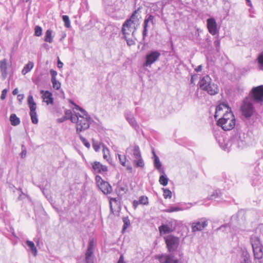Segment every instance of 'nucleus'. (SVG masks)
I'll list each match as a JSON object with an SVG mask.
<instances>
[{
    "label": "nucleus",
    "mask_w": 263,
    "mask_h": 263,
    "mask_svg": "<svg viewBox=\"0 0 263 263\" xmlns=\"http://www.w3.org/2000/svg\"><path fill=\"white\" fill-rule=\"evenodd\" d=\"M234 134L231 137L229 142L233 148L242 149L247 145L246 135L239 129L234 130Z\"/></svg>",
    "instance_id": "f257e3e1"
},
{
    "label": "nucleus",
    "mask_w": 263,
    "mask_h": 263,
    "mask_svg": "<svg viewBox=\"0 0 263 263\" xmlns=\"http://www.w3.org/2000/svg\"><path fill=\"white\" fill-rule=\"evenodd\" d=\"M199 85L202 90L206 91L210 95H215L219 92L217 85L212 81L209 75H206L200 79Z\"/></svg>",
    "instance_id": "f03ea898"
},
{
    "label": "nucleus",
    "mask_w": 263,
    "mask_h": 263,
    "mask_svg": "<svg viewBox=\"0 0 263 263\" xmlns=\"http://www.w3.org/2000/svg\"><path fill=\"white\" fill-rule=\"evenodd\" d=\"M235 124V118L231 110L227 111L222 117L217 120V125L226 131L232 129Z\"/></svg>",
    "instance_id": "7ed1b4c3"
},
{
    "label": "nucleus",
    "mask_w": 263,
    "mask_h": 263,
    "mask_svg": "<svg viewBox=\"0 0 263 263\" xmlns=\"http://www.w3.org/2000/svg\"><path fill=\"white\" fill-rule=\"evenodd\" d=\"M126 153H130L133 157V161L136 167L143 168L145 166L144 161L142 157L139 146L137 144L130 145L126 150Z\"/></svg>",
    "instance_id": "20e7f679"
},
{
    "label": "nucleus",
    "mask_w": 263,
    "mask_h": 263,
    "mask_svg": "<svg viewBox=\"0 0 263 263\" xmlns=\"http://www.w3.org/2000/svg\"><path fill=\"white\" fill-rule=\"evenodd\" d=\"M252 101L250 99L248 98H246L243 100L240 107L242 116L246 119H250L255 112V108Z\"/></svg>",
    "instance_id": "39448f33"
},
{
    "label": "nucleus",
    "mask_w": 263,
    "mask_h": 263,
    "mask_svg": "<svg viewBox=\"0 0 263 263\" xmlns=\"http://www.w3.org/2000/svg\"><path fill=\"white\" fill-rule=\"evenodd\" d=\"M249 99L255 103L262 105L263 103V85L253 87L250 92Z\"/></svg>",
    "instance_id": "423d86ee"
},
{
    "label": "nucleus",
    "mask_w": 263,
    "mask_h": 263,
    "mask_svg": "<svg viewBox=\"0 0 263 263\" xmlns=\"http://www.w3.org/2000/svg\"><path fill=\"white\" fill-rule=\"evenodd\" d=\"M96 243L93 238L89 240L87 248L85 254V263H94L95 256L94 251Z\"/></svg>",
    "instance_id": "0eeeda50"
},
{
    "label": "nucleus",
    "mask_w": 263,
    "mask_h": 263,
    "mask_svg": "<svg viewBox=\"0 0 263 263\" xmlns=\"http://www.w3.org/2000/svg\"><path fill=\"white\" fill-rule=\"evenodd\" d=\"M164 239L169 252L175 251L177 249L180 242L179 237L169 235L165 237Z\"/></svg>",
    "instance_id": "6e6552de"
},
{
    "label": "nucleus",
    "mask_w": 263,
    "mask_h": 263,
    "mask_svg": "<svg viewBox=\"0 0 263 263\" xmlns=\"http://www.w3.org/2000/svg\"><path fill=\"white\" fill-rule=\"evenodd\" d=\"M28 104L30 108L29 114L31 121L33 124H37L39 121L36 112V104L33 100V96L31 95H29L28 97Z\"/></svg>",
    "instance_id": "1a4fd4ad"
},
{
    "label": "nucleus",
    "mask_w": 263,
    "mask_h": 263,
    "mask_svg": "<svg viewBox=\"0 0 263 263\" xmlns=\"http://www.w3.org/2000/svg\"><path fill=\"white\" fill-rule=\"evenodd\" d=\"M96 181L97 186L104 194L107 195L111 193L112 191L111 186L108 182L103 180L100 176H96Z\"/></svg>",
    "instance_id": "9d476101"
},
{
    "label": "nucleus",
    "mask_w": 263,
    "mask_h": 263,
    "mask_svg": "<svg viewBox=\"0 0 263 263\" xmlns=\"http://www.w3.org/2000/svg\"><path fill=\"white\" fill-rule=\"evenodd\" d=\"M86 29H92L93 31H98L102 33L103 30L105 28L104 25L101 22H98L96 18L92 17L88 24L85 25Z\"/></svg>",
    "instance_id": "9b49d317"
},
{
    "label": "nucleus",
    "mask_w": 263,
    "mask_h": 263,
    "mask_svg": "<svg viewBox=\"0 0 263 263\" xmlns=\"http://www.w3.org/2000/svg\"><path fill=\"white\" fill-rule=\"evenodd\" d=\"M161 55L160 52L158 50H153L147 53L145 57V62L144 66H151L159 59Z\"/></svg>",
    "instance_id": "f8f14e48"
},
{
    "label": "nucleus",
    "mask_w": 263,
    "mask_h": 263,
    "mask_svg": "<svg viewBox=\"0 0 263 263\" xmlns=\"http://www.w3.org/2000/svg\"><path fill=\"white\" fill-rule=\"evenodd\" d=\"M175 221L174 220L167 221L165 224H163L159 227L160 234H168L173 232L175 229Z\"/></svg>",
    "instance_id": "ddd939ff"
},
{
    "label": "nucleus",
    "mask_w": 263,
    "mask_h": 263,
    "mask_svg": "<svg viewBox=\"0 0 263 263\" xmlns=\"http://www.w3.org/2000/svg\"><path fill=\"white\" fill-rule=\"evenodd\" d=\"M124 117L130 125L134 128L137 133H139L140 130V126L132 112L129 110L125 111L124 112Z\"/></svg>",
    "instance_id": "4468645a"
},
{
    "label": "nucleus",
    "mask_w": 263,
    "mask_h": 263,
    "mask_svg": "<svg viewBox=\"0 0 263 263\" xmlns=\"http://www.w3.org/2000/svg\"><path fill=\"white\" fill-rule=\"evenodd\" d=\"M155 16L153 15H147L143 23V30L142 32L143 40H144L147 35L148 28L149 27V24L154 25Z\"/></svg>",
    "instance_id": "2eb2a0df"
},
{
    "label": "nucleus",
    "mask_w": 263,
    "mask_h": 263,
    "mask_svg": "<svg viewBox=\"0 0 263 263\" xmlns=\"http://www.w3.org/2000/svg\"><path fill=\"white\" fill-rule=\"evenodd\" d=\"M208 226V221L205 218H202L193 222L192 224V232L202 231Z\"/></svg>",
    "instance_id": "dca6fc26"
},
{
    "label": "nucleus",
    "mask_w": 263,
    "mask_h": 263,
    "mask_svg": "<svg viewBox=\"0 0 263 263\" xmlns=\"http://www.w3.org/2000/svg\"><path fill=\"white\" fill-rule=\"evenodd\" d=\"M79 117H82V116L79 113H75V115H73L70 119L72 122L77 123V132L79 133L80 139L82 141V135L80 134L82 131V120H79Z\"/></svg>",
    "instance_id": "f3484780"
},
{
    "label": "nucleus",
    "mask_w": 263,
    "mask_h": 263,
    "mask_svg": "<svg viewBox=\"0 0 263 263\" xmlns=\"http://www.w3.org/2000/svg\"><path fill=\"white\" fill-rule=\"evenodd\" d=\"M156 258L160 263H179L178 259H174L173 256L167 254L158 255Z\"/></svg>",
    "instance_id": "a211bd4d"
},
{
    "label": "nucleus",
    "mask_w": 263,
    "mask_h": 263,
    "mask_svg": "<svg viewBox=\"0 0 263 263\" xmlns=\"http://www.w3.org/2000/svg\"><path fill=\"white\" fill-rule=\"evenodd\" d=\"M207 27L209 32L213 35H216L218 32L217 25L214 18L207 20Z\"/></svg>",
    "instance_id": "6ab92c4d"
},
{
    "label": "nucleus",
    "mask_w": 263,
    "mask_h": 263,
    "mask_svg": "<svg viewBox=\"0 0 263 263\" xmlns=\"http://www.w3.org/2000/svg\"><path fill=\"white\" fill-rule=\"evenodd\" d=\"M216 141L220 147L224 151H229L231 147L229 141L227 140L222 135H219L216 137Z\"/></svg>",
    "instance_id": "aec40b11"
},
{
    "label": "nucleus",
    "mask_w": 263,
    "mask_h": 263,
    "mask_svg": "<svg viewBox=\"0 0 263 263\" xmlns=\"http://www.w3.org/2000/svg\"><path fill=\"white\" fill-rule=\"evenodd\" d=\"M238 263H251L250 255L247 250H241L238 256Z\"/></svg>",
    "instance_id": "412c9836"
},
{
    "label": "nucleus",
    "mask_w": 263,
    "mask_h": 263,
    "mask_svg": "<svg viewBox=\"0 0 263 263\" xmlns=\"http://www.w3.org/2000/svg\"><path fill=\"white\" fill-rule=\"evenodd\" d=\"M153 158L154 159V165L155 168L160 173L164 174V168L162 167V164L159 160L158 156L156 155L154 149H152Z\"/></svg>",
    "instance_id": "4be33fe9"
},
{
    "label": "nucleus",
    "mask_w": 263,
    "mask_h": 263,
    "mask_svg": "<svg viewBox=\"0 0 263 263\" xmlns=\"http://www.w3.org/2000/svg\"><path fill=\"white\" fill-rule=\"evenodd\" d=\"M132 24L129 23H127L126 22H125L122 25V32L124 35V39L127 38V36H128L131 32L133 34L134 31L136 30V28L134 27V29L133 30Z\"/></svg>",
    "instance_id": "5701e85b"
},
{
    "label": "nucleus",
    "mask_w": 263,
    "mask_h": 263,
    "mask_svg": "<svg viewBox=\"0 0 263 263\" xmlns=\"http://www.w3.org/2000/svg\"><path fill=\"white\" fill-rule=\"evenodd\" d=\"M118 157L119 159L120 164L122 166L126 167V170L129 172H132L133 171L132 166L129 161L127 160L126 156H122L120 154H118Z\"/></svg>",
    "instance_id": "b1692460"
},
{
    "label": "nucleus",
    "mask_w": 263,
    "mask_h": 263,
    "mask_svg": "<svg viewBox=\"0 0 263 263\" xmlns=\"http://www.w3.org/2000/svg\"><path fill=\"white\" fill-rule=\"evenodd\" d=\"M141 9V7H139L137 9H136L130 16V18L125 21L127 23H129L132 25H134L136 22H138L139 21L138 15H137L140 10Z\"/></svg>",
    "instance_id": "393cba45"
},
{
    "label": "nucleus",
    "mask_w": 263,
    "mask_h": 263,
    "mask_svg": "<svg viewBox=\"0 0 263 263\" xmlns=\"http://www.w3.org/2000/svg\"><path fill=\"white\" fill-rule=\"evenodd\" d=\"M250 241L252 245V249L262 246L260 238L255 234L252 235L250 236Z\"/></svg>",
    "instance_id": "a878e982"
},
{
    "label": "nucleus",
    "mask_w": 263,
    "mask_h": 263,
    "mask_svg": "<svg viewBox=\"0 0 263 263\" xmlns=\"http://www.w3.org/2000/svg\"><path fill=\"white\" fill-rule=\"evenodd\" d=\"M128 190V186L126 184L119 182L118 183L116 191L118 196H122L127 193Z\"/></svg>",
    "instance_id": "bb28decb"
},
{
    "label": "nucleus",
    "mask_w": 263,
    "mask_h": 263,
    "mask_svg": "<svg viewBox=\"0 0 263 263\" xmlns=\"http://www.w3.org/2000/svg\"><path fill=\"white\" fill-rule=\"evenodd\" d=\"M92 121L90 116L83 109V130L88 128Z\"/></svg>",
    "instance_id": "cd10ccee"
},
{
    "label": "nucleus",
    "mask_w": 263,
    "mask_h": 263,
    "mask_svg": "<svg viewBox=\"0 0 263 263\" xmlns=\"http://www.w3.org/2000/svg\"><path fill=\"white\" fill-rule=\"evenodd\" d=\"M0 69L2 73V79L5 80L8 74L6 59H4L0 61Z\"/></svg>",
    "instance_id": "c85d7f7f"
},
{
    "label": "nucleus",
    "mask_w": 263,
    "mask_h": 263,
    "mask_svg": "<svg viewBox=\"0 0 263 263\" xmlns=\"http://www.w3.org/2000/svg\"><path fill=\"white\" fill-rule=\"evenodd\" d=\"M41 93L43 94V99L47 103V104H53V99L52 97V95L51 92H50L48 90H46L45 91H44V90H41Z\"/></svg>",
    "instance_id": "c756f323"
},
{
    "label": "nucleus",
    "mask_w": 263,
    "mask_h": 263,
    "mask_svg": "<svg viewBox=\"0 0 263 263\" xmlns=\"http://www.w3.org/2000/svg\"><path fill=\"white\" fill-rule=\"evenodd\" d=\"M93 169L98 173H104L107 171V167L102 165L99 162H95L92 165Z\"/></svg>",
    "instance_id": "7c9ffc66"
},
{
    "label": "nucleus",
    "mask_w": 263,
    "mask_h": 263,
    "mask_svg": "<svg viewBox=\"0 0 263 263\" xmlns=\"http://www.w3.org/2000/svg\"><path fill=\"white\" fill-rule=\"evenodd\" d=\"M186 205H187L186 207L185 206H171L170 208L167 209L166 210V212L168 213H172L174 212H177L180 211H183L188 209H190L192 205V204L189 203L187 204H186Z\"/></svg>",
    "instance_id": "2f4dec72"
},
{
    "label": "nucleus",
    "mask_w": 263,
    "mask_h": 263,
    "mask_svg": "<svg viewBox=\"0 0 263 263\" xmlns=\"http://www.w3.org/2000/svg\"><path fill=\"white\" fill-rule=\"evenodd\" d=\"M255 259H260L263 256V247L253 248Z\"/></svg>",
    "instance_id": "473e14b6"
},
{
    "label": "nucleus",
    "mask_w": 263,
    "mask_h": 263,
    "mask_svg": "<svg viewBox=\"0 0 263 263\" xmlns=\"http://www.w3.org/2000/svg\"><path fill=\"white\" fill-rule=\"evenodd\" d=\"M26 244L28 246V247L29 248L30 251L32 253V254L36 256L37 255V249L36 247L35 246V245L34 242L32 241H30L27 240L26 241Z\"/></svg>",
    "instance_id": "72a5a7b5"
},
{
    "label": "nucleus",
    "mask_w": 263,
    "mask_h": 263,
    "mask_svg": "<svg viewBox=\"0 0 263 263\" xmlns=\"http://www.w3.org/2000/svg\"><path fill=\"white\" fill-rule=\"evenodd\" d=\"M256 61L258 69L263 70V51L258 54Z\"/></svg>",
    "instance_id": "f704fd0d"
},
{
    "label": "nucleus",
    "mask_w": 263,
    "mask_h": 263,
    "mask_svg": "<svg viewBox=\"0 0 263 263\" xmlns=\"http://www.w3.org/2000/svg\"><path fill=\"white\" fill-rule=\"evenodd\" d=\"M10 121L13 126L18 125L21 122L20 118L15 114H12L10 115Z\"/></svg>",
    "instance_id": "c9c22d12"
},
{
    "label": "nucleus",
    "mask_w": 263,
    "mask_h": 263,
    "mask_svg": "<svg viewBox=\"0 0 263 263\" xmlns=\"http://www.w3.org/2000/svg\"><path fill=\"white\" fill-rule=\"evenodd\" d=\"M34 64L32 62H29L23 68L22 73L25 75L29 72L33 67Z\"/></svg>",
    "instance_id": "e433bc0d"
},
{
    "label": "nucleus",
    "mask_w": 263,
    "mask_h": 263,
    "mask_svg": "<svg viewBox=\"0 0 263 263\" xmlns=\"http://www.w3.org/2000/svg\"><path fill=\"white\" fill-rule=\"evenodd\" d=\"M52 30L48 29L47 30L45 34L44 41L46 42L51 43L53 42V36H52Z\"/></svg>",
    "instance_id": "4c0bfd02"
},
{
    "label": "nucleus",
    "mask_w": 263,
    "mask_h": 263,
    "mask_svg": "<svg viewBox=\"0 0 263 263\" xmlns=\"http://www.w3.org/2000/svg\"><path fill=\"white\" fill-rule=\"evenodd\" d=\"M221 192L220 190H216L214 191L213 193L211 194L209 197V199L216 200L221 198Z\"/></svg>",
    "instance_id": "58836bf2"
},
{
    "label": "nucleus",
    "mask_w": 263,
    "mask_h": 263,
    "mask_svg": "<svg viewBox=\"0 0 263 263\" xmlns=\"http://www.w3.org/2000/svg\"><path fill=\"white\" fill-rule=\"evenodd\" d=\"M223 107H225L227 109V110L229 109L228 107L224 104H221L219 105H218L216 108V111L215 114V118L216 119L217 117L219 116V112L222 111Z\"/></svg>",
    "instance_id": "ea45409f"
},
{
    "label": "nucleus",
    "mask_w": 263,
    "mask_h": 263,
    "mask_svg": "<svg viewBox=\"0 0 263 263\" xmlns=\"http://www.w3.org/2000/svg\"><path fill=\"white\" fill-rule=\"evenodd\" d=\"M123 226L122 231L124 232L130 225V220L128 217L123 218Z\"/></svg>",
    "instance_id": "a19ab883"
},
{
    "label": "nucleus",
    "mask_w": 263,
    "mask_h": 263,
    "mask_svg": "<svg viewBox=\"0 0 263 263\" xmlns=\"http://www.w3.org/2000/svg\"><path fill=\"white\" fill-rule=\"evenodd\" d=\"M168 179L167 178L166 176L165 175H162L160 176L159 181L161 185L163 186H166L168 183Z\"/></svg>",
    "instance_id": "79ce46f5"
},
{
    "label": "nucleus",
    "mask_w": 263,
    "mask_h": 263,
    "mask_svg": "<svg viewBox=\"0 0 263 263\" xmlns=\"http://www.w3.org/2000/svg\"><path fill=\"white\" fill-rule=\"evenodd\" d=\"M163 191V197L165 199L171 198L172 196V192L168 189H162Z\"/></svg>",
    "instance_id": "37998d69"
},
{
    "label": "nucleus",
    "mask_w": 263,
    "mask_h": 263,
    "mask_svg": "<svg viewBox=\"0 0 263 263\" xmlns=\"http://www.w3.org/2000/svg\"><path fill=\"white\" fill-rule=\"evenodd\" d=\"M62 20L64 22V25L66 28L70 27V21L68 15H64L62 16Z\"/></svg>",
    "instance_id": "c03bdc74"
},
{
    "label": "nucleus",
    "mask_w": 263,
    "mask_h": 263,
    "mask_svg": "<svg viewBox=\"0 0 263 263\" xmlns=\"http://www.w3.org/2000/svg\"><path fill=\"white\" fill-rule=\"evenodd\" d=\"M214 44L216 48L217 51L219 52L220 47V40L218 36L214 37Z\"/></svg>",
    "instance_id": "a18cd8bd"
},
{
    "label": "nucleus",
    "mask_w": 263,
    "mask_h": 263,
    "mask_svg": "<svg viewBox=\"0 0 263 263\" xmlns=\"http://www.w3.org/2000/svg\"><path fill=\"white\" fill-rule=\"evenodd\" d=\"M138 201L141 204L147 205L148 203V198L145 196H140Z\"/></svg>",
    "instance_id": "49530a36"
},
{
    "label": "nucleus",
    "mask_w": 263,
    "mask_h": 263,
    "mask_svg": "<svg viewBox=\"0 0 263 263\" xmlns=\"http://www.w3.org/2000/svg\"><path fill=\"white\" fill-rule=\"evenodd\" d=\"M42 34V28L39 26H36L34 28V35L36 36H40Z\"/></svg>",
    "instance_id": "de8ad7c7"
},
{
    "label": "nucleus",
    "mask_w": 263,
    "mask_h": 263,
    "mask_svg": "<svg viewBox=\"0 0 263 263\" xmlns=\"http://www.w3.org/2000/svg\"><path fill=\"white\" fill-rule=\"evenodd\" d=\"M51 81L52 83L53 87L54 89L58 90L60 88L61 83L58 81H57L56 79H53V80H51Z\"/></svg>",
    "instance_id": "09e8293b"
},
{
    "label": "nucleus",
    "mask_w": 263,
    "mask_h": 263,
    "mask_svg": "<svg viewBox=\"0 0 263 263\" xmlns=\"http://www.w3.org/2000/svg\"><path fill=\"white\" fill-rule=\"evenodd\" d=\"M103 158L107 160L108 156L109 153V151L107 147L104 146V145H103Z\"/></svg>",
    "instance_id": "8fccbe9b"
},
{
    "label": "nucleus",
    "mask_w": 263,
    "mask_h": 263,
    "mask_svg": "<svg viewBox=\"0 0 263 263\" xmlns=\"http://www.w3.org/2000/svg\"><path fill=\"white\" fill-rule=\"evenodd\" d=\"M92 146L96 152L99 151V150L100 148V144L99 143L97 142H93L92 144Z\"/></svg>",
    "instance_id": "3c124183"
},
{
    "label": "nucleus",
    "mask_w": 263,
    "mask_h": 263,
    "mask_svg": "<svg viewBox=\"0 0 263 263\" xmlns=\"http://www.w3.org/2000/svg\"><path fill=\"white\" fill-rule=\"evenodd\" d=\"M72 115H73L70 110H65L64 116L67 117V120L69 119Z\"/></svg>",
    "instance_id": "603ef678"
},
{
    "label": "nucleus",
    "mask_w": 263,
    "mask_h": 263,
    "mask_svg": "<svg viewBox=\"0 0 263 263\" xmlns=\"http://www.w3.org/2000/svg\"><path fill=\"white\" fill-rule=\"evenodd\" d=\"M50 74L51 76V80H53V79H56L55 77L57 75V72L56 71H55L53 69H51L50 70Z\"/></svg>",
    "instance_id": "864d4df0"
},
{
    "label": "nucleus",
    "mask_w": 263,
    "mask_h": 263,
    "mask_svg": "<svg viewBox=\"0 0 263 263\" xmlns=\"http://www.w3.org/2000/svg\"><path fill=\"white\" fill-rule=\"evenodd\" d=\"M7 91H8L7 89H4L2 90V95L1 96V99L2 100H4L6 98Z\"/></svg>",
    "instance_id": "5fc2aeb1"
},
{
    "label": "nucleus",
    "mask_w": 263,
    "mask_h": 263,
    "mask_svg": "<svg viewBox=\"0 0 263 263\" xmlns=\"http://www.w3.org/2000/svg\"><path fill=\"white\" fill-rule=\"evenodd\" d=\"M103 3L105 6H110L112 5V0H103Z\"/></svg>",
    "instance_id": "6e6d98bb"
},
{
    "label": "nucleus",
    "mask_w": 263,
    "mask_h": 263,
    "mask_svg": "<svg viewBox=\"0 0 263 263\" xmlns=\"http://www.w3.org/2000/svg\"><path fill=\"white\" fill-rule=\"evenodd\" d=\"M69 102L71 104H72V105H74L76 106L75 109H76V110H79L80 111L82 112V108H81V107H80L78 105H76L72 100H69Z\"/></svg>",
    "instance_id": "4d7b16f0"
},
{
    "label": "nucleus",
    "mask_w": 263,
    "mask_h": 263,
    "mask_svg": "<svg viewBox=\"0 0 263 263\" xmlns=\"http://www.w3.org/2000/svg\"><path fill=\"white\" fill-rule=\"evenodd\" d=\"M67 120V117L63 116L62 118H58L57 119V121L59 123H62V122H64L65 121H66Z\"/></svg>",
    "instance_id": "13d9d810"
},
{
    "label": "nucleus",
    "mask_w": 263,
    "mask_h": 263,
    "mask_svg": "<svg viewBox=\"0 0 263 263\" xmlns=\"http://www.w3.org/2000/svg\"><path fill=\"white\" fill-rule=\"evenodd\" d=\"M127 42V44L128 45H132L134 44L135 42L133 40H130L129 39H128V36H127V38L125 39Z\"/></svg>",
    "instance_id": "bf43d9fd"
},
{
    "label": "nucleus",
    "mask_w": 263,
    "mask_h": 263,
    "mask_svg": "<svg viewBox=\"0 0 263 263\" xmlns=\"http://www.w3.org/2000/svg\"><path fill=\"white\" fill-rule=\"evenodd\" d=\"M229 228L230 229V226L228 225H223L221 227H220L218 229V230H221L222 231H225L226 229Z\"/></svg>",
    "instance_id": "052dcab7"
},
{
    "label": "nucleus",
    "mask_w": 263,
    "mask_h": 263,
    "mask_svg": "<svg viewBox=\"0 0 263 263\" xmlns=\"http://www.w3.org/2000/svg\"><path fill=\"white\" fill-rule=\"evenodd\" d=\"M83 144L88 148L90 147V143L84 138H83Z\"/></svg>",
    "instance_id": "680f3d73"
},
{
    "label": "nucleus",
    "mask_w": 263,
    "mask_h": 263,
    "mask_svg": "<svg viewBox=\"0 0 263 263\" xmlns=\"http://www.w3.org/2000/svg\"><path fill=\"white\" fill-rule=\"evenodd\" d=\"M112 201H114V202H117V198H110L109 203H110V207L111 210H112V204H111V202Z\"/></svg>",
    "instance_id": "e2e57ef3"
},
{
    "label": "nucleus",
    "mask_w": 263,
    "mask_h": 263,
    "mask_svg": "<svg viewBox=\"0 0 263 263\" xmlns=\"http://www.w3.org/2000/svg\"><path fill=\"white\" fill-rule=\"evenodd\" d=\"M27 154V149L22 150V152L21 153V157L22 158H24L26 157Z\"/></svg>",
    "instance_id": "0e129e2a"
},
{
    "label": "nucleus",
    "mask_w": 263,
    "mask_h": 263,
    "mask_svg": "<svg viewBox=\"0 0 263 263\" xmlns=\"http://www.w3.org/2000/svg\"><path fill=\"white\" fill-rule=\"evenodd\" d=\"M140 202L138 200H134L133 202V205L135 209H136L139 204H140Z\"/></svg>",
    "instance_id": "69168bd1"
},
{
    "label": "nucleus",
    "mask_w": 263,
    "mask_h": 263,
    "mask_svg": "<svg viewBox=\"0 0 263 263\" xmlns=\"http://www.w3.org/2000/svg\"><path fill=\"white\" fill-rule=\"evenodd\" d=\"M24 95L19 94L17 96V99L18 100L20 104L22 103V100L24 99Z\"/></svg>",
    "instance_id": "338daca9"
},
{
    "label": "nucleus",
    "mask_w": 263,
    "mask_h": 263,
    "mask_svg": "<svg viewBox=\"0 0 263 263\" xmlns=\"http://www.w3.org/2000/svg\"><path fill=\"white\" fill-rule=\"evenodd\" d=\"M117 263H125V262L124 261V257L123 255H121L120 256L119 259Z\"/></svg>",
    "instance_id": "774afa93"
}]
</instances>
